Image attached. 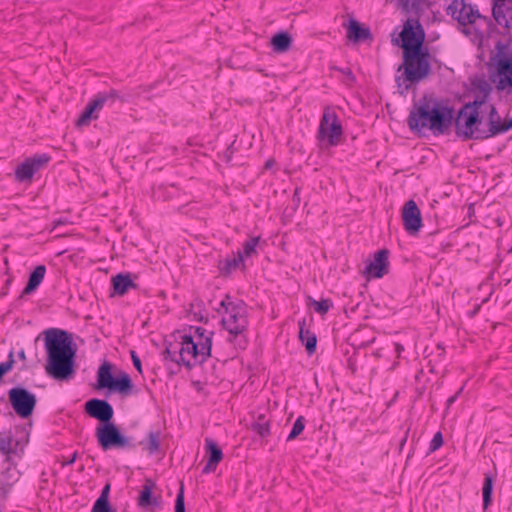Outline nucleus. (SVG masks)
Here are the masks:
<instances>
[{
    "instance_id": "obj_1",
    "label": "nucleus",
    "mask_w": 512,
    "mask_h": 512,
    "mask_svg": "<svg viewBox=\"0 0 512 512\" xmlns=\"http://www.w3.org/2000/svg\"><path fill=\"white\" fill-rule=\"evenodd\" d=\"M481 90L483 95L464 104L456 117L455 131L463 140H485L512 129V118L502 121L496 107L486 103L491 87L484 82Z\"/></svg>"
},
{
    "instance_id": "obj_2",
    "label": "nucleus",
    "mask_w": 512,
    "mask_h": 512,
    "mask_svg": "<svg viewBox=\"0 0 512 512\" xmlns=\"http://www.w3.org/2000/svg\"><path fill=\"white\" fill-rule=\"evenodd\" d=\"M47 354L45 372L55 380H69L75 374L76 348L71 334L58 328L42 332Z\"/></svg>"
},
{
    "instance_id": "obj_3",
    "label": "nucleus",
    "mask_w": 512,
    "mask_h": 512,
    "mask_svg": "<svg viewBox=\"0 0 512 512\" xmlns=\"http://www.w3.org/2000/svg\"><path fill=\"white\" fill-rule=\"evenodd\" d=\"M453 110L434 99L422 98L415 103L407 118V125L412 132L421 134L431 131L434 135H443L452 125Z\"/></svg>"
},
{
    "instance_id": "obj_4",
    "label": "nucleus",
    "mask_w": 512,
    "mask_h": 512,
    "mask_svg": "<svg viewBox=\"0 0 512 512\" xmlns=\"http://www.w3.org/2000/svg\"><path fill=\"white\" fill-rule=\"evenodd\" d=\"M397 72H402L401 75L396 76L397 87L401 94H405L413 85L425 80L431 74L428 49L418 51V48H413L403 51V63L398 67Z\"/></svg>"
},
{
    "instance_id": "obj_5",
    "label": "nucleus",
    "mask_w": 512,
    "mask_h": 512,
    "mask_svg": "<svg viewBox=\"0 0 512 512\" xmlns=\"http://www.w3.org/2000/svg\"><path fill=\"white\" fill-rule=\"evenodd\" d=\"M223 309L221 323L228 331V341L233 343L239 349H245L248 343L246 331L248 327L247 306L241 301H233L229 295H226L220 302ZM221 313L220 309H217Z\"/></svg>"
},
{
    "instance_id": "obj_6",
    "label": "nucleus",
    "mask_w": 512,
    "mask_h": 512,
    "mask_svg": "<svg viewBox=\"0 0 512 512\" xmlns=\"http://www.w3.org/2000/svg\"><path fill=\"white\" fill-rule=\"evenodd\" d=\"M198 341L190 335H183L178 344L179 361L188 368L203 363L211 354L213 332L206 334L202 328H197Z\"/></svg>"
},
{
    "instance_id": "obj_7",
    "label": "nucleus",
    "mask_w": 512,
    "mask_h": 512,
    "mask_svg": "<svg viewBox=\"0 0 512 512\" xmlns=\"http://www.w3.org/2000/svg\"><path fill=\"white\" fill-rule=\"evenodd\" d=\"M495 68L494 81L500 91L512 89V46L498 43L492 58Z\"/></svg>"
},
{
    "instance_id": "obj_8",
    "label": "nucleus",
    "mask_w": 512,
    "mask_h": 512,
    "mask_svg": "<svg viewBox=\"0 0 512 512\" xmlns=\"http://www.w3.org/2000/svg\"><path fill=\"white\" fill-rule=\"evenodd\" d=\"M117 100L121 102H126L127 97L125 95H122L118 90L115 89L99 92L85 107L84 111L76 121V125L85 126L88 125L92 119H98L99 112L104 107V105H112Z\"/></svg>"
},
{
    "instance_id": "obj_9",
    "label": "nucleus",
    "mask_w": 512,
    "mask_h": 512,
    "mask_svg": "<svg viewBox=\"0 0 512 512\" xmlns=\"http://www.w3.org/2000/svg\"><path fill=\"white\" fill-rule=\"evenodd\" d=\"M95 435L103 450L111 448L134 449L136 447V444L130 438L122 435L119 428L112 422L97 426Z\"/></svg>"
},
{
    "instance_id": "obj_10",
    "label": "nucleus",
    "mask_w": 512,
    "mask_h": 512,
    "mask_svg": "<svg viewBox=\"0 0 512 512\" xmlns=\"http://www.w3.org/2000/svg\"><path fill=\"white\" fill-rule=\"evenodd\" d=\"M343 134L338 116L330 108H326L320 120L317 138L320 142H326L327 146L339 144Z\"/></svg>"
},
{
    "instance_id": "obj_11",
    "label": "nucleus",
    "mask_w": 512,
    "mask_h": 512,
    "mask_svg": "<svg viewBox=\"0 0 512 512\" xmlns=\"http://www.w3.org/2000/svg\"><path fill=\"white\" fill-rule=\"evenodd\" d=\"M8 397L19 417L26 419L32 415L37 403L35 394L23 387H14L8 391Z\"/></svg>"
},
{
    "instance_id": "obj_12",
    "label": "nucleus",
    "mask_w": 512,
    "mask_h": 512,
    "mask_svg": "<svg viewBox=\"0 0 512 512\" xmlns=\"http://www.w3.org/2000/svg\"><path fill=\"white\" fill-rule=\"evenodd\" d=\"M400 37L403 51L413 48H418V51L425 50L423 47L425 33L418 20L408 19L403 25Z\"/></svg>"
},
{
    "instance_id": "obj_13",
    "label": "nucleus",
    "mask_w": 512,
    "mask_h": 512,
    "mask_svg": "<svg viewBox=\"0 0 512 512\" xmlns=\"http://www.w3.org/2000/svg\"><path fill=\"white\" fill-rule=\"evenodd\" d=\"M47 154H37L27 158L15 170V179L19 182L31 181L34 174L44 168L50 161Z\"/></svg>"
},
{
    "instance_id": "obj_14",
    "label": "nucleus",
    "mask_w": 512,
    "mask_h": 512,
    "mask_svg": "<svg viewBox=\"0 0 512 512\" xmlns=\"http://www.w3.org/2000/svg\"><path fill=\"white\" fill-rule=\"evenodd\" d=\"M402 221L404 229L410 235L417 234L422 227L421 212L414 200H409L404 204L402 208Z\"/></svg>"
},
{
    "instance_id": "obj_15",
    "label": "nucleus",
    "mask_w": 512,
    "mask_h": 512,
    "mask_svg": "<svg viewBox=\"0 0 512 512\" xmlns=\"http://www.w3.org/2000/svg\"><path fill=\"white\" fill-rule=\"evenodd\" d=\"M85 412L92 418L97 419L101 424L111 422L114 410L106 400L93 398L85 403Z\"/></svg>"
},
{
    "instance_id": "obj_16",
    "label": "nucleus",
    "mask_w": 512,
    "mask_h": 512,
    "mask_svg": "<svg viewBox=\"0 0 512 512\" xmlns=\"http://www.w3.org/2000/svg\"><path fill=\"white\" fill-rule=\"evenodd\" d=\"M451 16L456 19L461 25H469L475 23L480 18L478 9L471 4H466L463 1H453L449 6Z\"/></svg>"
},
{
    "instance_id": "obj_17",
    "label": "nucleus",
    "mask_w": 512,
    "mask_h": 512,
    "mask_svg": "<svg viewBox=\"0 0 512 512\" xmlns=\"http://www.w3.org/2000/svg\"><path fill=\"white\" fill-rule=\"evenodd\" d=\"M389 251L387 249H381L374 254V259L367 264L364 270V274L368 278H381L388 273Z\"/></svg>"
},
{
    "instance_id": "obj_18",
    "label": "nucleus",
    "mask_w": 512,
    "mask_h": 512,
    "mask_svg": "<svg viewBox=\"0 0 512 512\" xmlns=\"http://www.w3.org/2000/svg\"><path fill=\"white\" fill-rule=\"evenodd\" d=\"M492 14L498 25L512 30V1H494Z\"/></svg>"
},
{
    "instance_id": "obj_19",
    "label": "nucleus",
    "mask_w": 512,
    "mask_h": 512,
    "mask_svg": "<svg viewBox=\"0 0 512 512\" xmlns=\"http://www.w3.org/2000/svg\"><path fill=\"white\" fill-rule=\"evenodd\" d=\"M205 450H206V455L208 456V460L203 469V472L204 473L214 472L217 468V465L223 459L222 450L217 445V443L210 438L205 439Z\"/></svg>"
},
{
    "instance_id": "obj_20",
    "label": "nucleus",
    "mask_w": 512,
    "mask_h": 512,
    "mask_svg": "<svg viewBox=\"0 0 512 512\" xmlns=\"http://www.w3.org/2000/svg\"><path fill=\"white\" fill-rule=\"evenodd\" d=\"M111 282L113 285L114 293L119 296H123L130 289L137 287L131 278V274L129 273H119L112 277Z\"/></svg>"
},
{
    "instance_id": "obj_21",
    "label": "nucleus",
    "mask_w": 512,
    "mask_h": 512,
    "mask_svg": "<svg viewBox=\"0 0 512 512\" xmlns=\"http://www.w3.org/2000/svg\"><path fill=\"white\" fill-rule=\"evenodd\" d=\"M347 38L353 42L365 41L372 39V34L369 28L362 27L355 19H350L347 28Z\"/></svg>"
},
{
    "instance_id": "obj_22",
    "label": "nucleus",
    "mask_w": 512,
    "mask_h": 512,
    "mask_svg": "<svg viewBox=\"0 0 512 512\" xmlns=\"http://www.w3.org/2000/svg\"><path fill=\"white\" fill-rule=\"evenodd\" d=\"M299 338L305 345L309 355L313 354L316 350L317 338L316 335L306 328V321L303 319L299 321Z\"/></svg>"
},
{
    "instance_id": "obj_23",
    "label": "nucleus",
    "mask_w": 512,
    "mask_h": 512,
    "mask_svg": "<svg viewBox=\"0 0 512 512\" xmlns=\"http://www.w3.org/2000/svg\"><path fill=\"white\" fill-rule=\"evenodd\" d=\"M46 274V267L44 265H38L30 274L28 283L24 290L22 291L21 296L31 294L34 292L38 286L43 281Z\"/></svg>"
},
{
    "instance_id": "obj_24",
    "label": "nucleus",
    "mask_w": 512,
    "mask_h": 512,
    "mask_svg": "<svg viewBox=\"0 0 512 512\" xmlns=\"http://www.w3.org/2000/svg\"><path fill=\"white\" fill-rule=\"evenodd\" d=\"M271 45L274 52L284 53L290 49L292 38L287 32H279L271 38Z\"/></svg>"
},
{
    "instance_id": "obj_25",
    "label": "nucleus",
    "mask_w": 512,
    "mask_h": 512,
    "mask_svg": "<svg viewBox=\"0 0 512 512\" xmlns=\"http://www.w3.org/2000/svg\"><path fill=\"white\" fill-rule=\"evenodd\" d=\"M112 365L109 362H104L98 370L97 383L98 388H107L110 390L114 377L111 373Z\"/></svg>"
},
{
    "instance_id": "obj_26",
    "label": "nucleus",
    "mask_w": 512,
    "mask_h": 512,
    "mask_svg": "<svg viewBox=\"0 0 512 512\" xmlns=\"http://www.w3.org/2000/svg\"><path fill=\"white\" fill-rule=\"evenodd\" d=\"M132 382L128 374L122 373L118 378H114L110 390L118 391L121 394L127 395L131 392Z\"/></svg>"
},
{
    "instance_id": "obj_27",
    "label": "nucleus",
    "mask_w": 512,
    "mask_h": 512,
    "mask_svg": "<svg viewBox=\"0 0 512 512\" xmlns=\"http://www.w3.org/2000/svg\"><path fill=\"white\" fill-rule=\"evenodd\" d=\"M139 445L149 454H154L159 450L160 446V433L156 431H151L148 434L146 441H140Z\"/></svg>"
},
{
    "instance_id": "obj_28",
    "label": "nucleus",
    "mask_w": 512,
    "mask_h": 512,
    "mask_svg": "<svg viewBox=\"0 0 512 512\" xmlns=\"http://www.w3.org/2000/svg\"><path fill=\"white\" fill-rule=\"evenodd\" d=\"M252 430L262 438L270 435V422L265 415H259L257 417L252 423Z\"/></svg>"
},
{
    "instance_id": "obj_29",
    "label": "nucleus",
    "mask_w": 512,
    "mask_h": 512,
    "mask_svg": "<svg viewBox=\"0 0 512 512\" xmlns=\"http://www.w3.org/2000/svg\"><path fill=\"white\" fill-rule=\"evenodd\" d=\"M153 486H154V483L150 479H147L145 481V484L142 487V490L140 492L139 499H138L139 506L147 507L153 503L152 497H151Z\"/></svg>"
},
{
    "instance_id": "obj_30",
    "label": "nucleus",
    "mask_w": 512,
    "mask_h": 512,
    "mask_svg": "<svg viewBox=\"0 0 512 512\" xmlns=\"http://www.w3.org/2000/svg\"><path fill=\"white\" fill-rule=\"evenodd\" d=\"M492 490H493V478L491 475L485 474L484 483H483V487H482L484 509H486L491 503Z\"/></svg>"
},
{
    "instance_id": "obj_31",
    "label": "nucleus",
    "mask_w": 512,
    "mask_h": 512,
    "mask_svg": "<svg viewBox=\"0 0 512 512\" xmlns=\"http://www.w3.org/2000/svg\"><path fill=\"white\" fill-rule=\"evenodd\" d=\"M260 241V237H251L243 244V251L241 252L243 255V258H249L252 255L256 254V247Z\"/></svg>"
},
{
    "instance_id": "obj_32",
    "label": "nucleus",
    "mask_w": 512,
    "mask_h": 512,
    "mask_svg": "<svg viewBox=\"0 0 512 512\" xmlns=\"http://www.w3.org/2000/svg\"><path fill=\"white\" fill-rule=\"evenodd\" d=\"M243 262V255L241 251L237 252V254H233L231 258H226L224 261V267L223 269L229 273L232 270L239 267L240 264Z\"/></svg>"
},
{
    "instance_id": "obj_33",
    "label": "nucleus",
    "mask_w": 512,
    "mask_h": 512,
    "mask_svg": "<svg viewBox=\"0 0 512 512\" xmlns=\"http://www.w3.org/2000/svg\"><path fill=\"white\" fill-rule=\"evenodd\" d=\"M309 299L311 301V305L314 307V310L321 315H325L332 307V302L330 299H321L320 301H316L311 298Z\"/></svg>"
},
{
    "instance_id": "obj_34",
    "label": "nucleus",
    "mask_w": 512,
    "mask_h": 512,
    "mask_svg": "<svg viewBox=\"0 0 512 512\" xmlns=\"http://www.w3.org/2000/svg\"><path fill=\"white\" fill-rule=\"evenodd\" d=\"M304 417L299 416L293 424L292 430L287 437V441L295 439L304 430Z\"/></svg>"
},
{
    "instance_id": "obj_35",
    "label": "nucleus",
    "mask_w": 512,
    "mask_h": 512,
    "mask_svg": "<svg viewBox=\"0 0 512 512\" xmlns=\"http://www.w3.org/2000/svg\"><path fill=\"white\" fill-rule=\"evenodd\" d=\"M12 442L13 439L10 435L0 434V451L5 455L12 453Z\"/></svg>"
},
{
    "instance_id": "obj_36",
    "label": "nucleus",
    "mask_w": 512,
    "mask_h": 512,
    "mask_svg": "<svg viewBox=\"0 0 512 512\" xmlns=\"http://www.w3.org/2000/svg\"><path fill=\"white\" fill-rule=\"evenodd\" d=\"M165 359H170L171 361L182 364V362L179 361V355H178V347H174L172 344L167 346L164 351Z\"/></svg>"
},
{
    "instance_id": "obj_37",
    "label": "nucleus",
    "mask_w": 512,
    "mask_h": 512,
    "mask_svg": "<svg viewBox=\"0 0 512 512\" xmlns=\"http://www.w3.org/2000/svg\"><path fill=\"white\" fill-rule=\"evenodd\" d=\"M175 512H185L184 487L181 484L175 501Z\"/></svg>"
},
{
    "instance_id": "obj_38",
    "label": "nucleus",
    "mask_w": 512,
    "mask_h": 512,
    "mask_svg": "<svg viewBox=\"0 0 512 512\" xmlns=\"http://www.w3.org/2000/svg\"><path fill=\"white\" fill-rule=\"evenodd\" d=\"M443 444V437L441 432H437L434 436L432 441L430 442V451H436L439 449Z\"/></svg>"
},
{
    "instance_id": "obj_39",
    "label": "nucleus",
    "mask_w": 512,
    "mask_h": 512,
    "mask_svg": "<svg viewBox=\"0 0 512 512\" xmlns=\"http://www.w3.org/2000/svg\"><path fill=\"white\" fill-rule=\"evenodd\" d=\"M91 512H114L109 503L95 502Z\"/></svg>"
},
{
    "instance_id": "obj_40",
    "label": "nucleus",
    "mask_w": 512,
    "mask_h": 512,
    "mask_svg": "<svg viewBox=\"0 0 512 512\" xmlns=\"http://www.w3.org/2000/svg\"><path fill=\"white\" fill-rule=\"evenodd\" d=\"M109 492H110V485L106 484L104 486V488L102 489L101 494H100L99 498L96 500V502L109 503V500H108Z\"/></svg>"
},
{
    "instance_id": "obj_41",
    "label": "nucleus",
    "mask_w": 512,
    "mask_h": 512,
    "mask_svg": "<svg viewBox=\"0 0 512 512\" xmlns=\"http://www.w3.org/2000/svg\"><path fill=\"white\" fill-rule=\"evenodd\" d=\"M130 355H131V359H132V362H133V365L134 367L136 368V370L141 374L142 373V364H141V360L140 358L138 357V355L136 354L135 351H130Z\"/></svg>"
},
{
    "instance_id": "obj_42",
    "label": "nucleus",
    "mask_w": 512,
    "mask_h": 512,
    "mask_svg": "<svg viewBox=\"0 0 512 512\" xmlns=\"http://www.w3.org/2000/svg\"><path fill=\"white\" fill-rule=\"evenodd\" d=\"M461 391H462V388L455 395H453L447 399V402H446L447 408H449L456 401V399Z\"/></svg>"
},
{
    "instance_id": "obj_43",
    "label": "nucleus",
    "mask_w": 512,
    "mask_h": 512,
    "mask_svg": "<svg viewBox=\"0 0 512 512\" xmlns=\"http://www.w3.org/2000/svg\"><path fill=\"white\" fill-rule=\"evenodd\" d=\"M411 0H399L403 7L408 8Z\"/></svg>"
},
{
    "instance_id": "obj_44",
    "label": "nucleus",
    "mask_w": 512,
    "mask_h": 512,
    "mask_svg": "<svg viewBox=\"0 0 512 512\" xmlns=\"http://www.w3.org/2000/svg\"><path fill=\"white\" fill-rule=\"evenodd\" d=\"M9 489H10V487H9V486L1 487V488H0V490L2 491V493L4 494V496H6V495L9 493Z\"/></svg>"
},
{
    "instance_id": "obj_45",
    "label": "nucleus",
    "mask_w": 512,
    "mask_h": 512,
    "mask_svg": "<svg viewBox=\"0 0 512 512\" xmlns=\"http://www.w3.org/2000/svg\"><path fill=\"white\" fill-rule=\"evenodd\" d=\"M18 356L21 360H25L26 359L25 351L24 350L19 351Z\"/></svg>"
},
{
    "instance_id": "obj_46",
    "label": "nucleus",
    "mask_w": 512,
    "mask_h": 512,
    "mask_svg": "<svg viewBox=\"0 0 512 512\" xmlns=\"http://www.w3.org/2000/svg\"><path fill=\"white\" fill-rule=\"evenodd\" d=\"M274 164V160L272 159H269L266 163H265V168H270L272 165Z\"/></svg>"
},
{
    "instance_id": "obj_47",
    "label": "nucleus",
    "mask_w": 512,
    "mask_h": 512,
    "mask_svg": "<svg viewBox=\"0 0 512 512\" xmlns=\"http://www.w3.org/2000/svg\"><path fill=\"white\" fill-rule=\"evenodd\" d=\"M76 456H77L76 453H74L72 455V457L70 458V460L67 461V464L70 465V464L74 463V461L76 460Z\"/></svg>"
}]
</instances>
